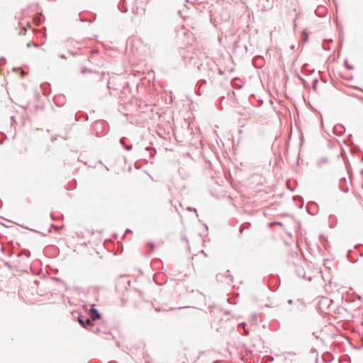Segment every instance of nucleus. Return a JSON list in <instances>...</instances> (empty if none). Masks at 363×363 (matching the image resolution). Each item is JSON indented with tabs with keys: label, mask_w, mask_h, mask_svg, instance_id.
Listing matches in <instances>:
<instances>
[{
	"label": "nucleus",
	"mask_w": 363,
	"mask_h": 363,
	"mask_svg": "<svg viewBox=\"0 0 363 363\" xmlns=\"http://www.w3.org/2000/svg\"><path fill=\"white\" fill-rule=\"evenodd\" d=\"M107 88L108 89H110V86H109V82L107 83Z\"/></svg>",
	"instance_id": "nucleus-40"
},
{
	"label": "nucleus",
	"mask_w": 363,
	"mask_h": 363,
	"mask_svg": "<svg viewBox=\"0 0 363 363\" xmlns=\"http://www.w3.org/2000/svg\"><path fill=\"white\" fill-rule=\"evenodd\" d=\"M104 74H105V73H104V72H102V73H101V74H100V75H101V77H102V76H104Z\"/></svg>",
	"instance_id": "nucleus-41"
},
{
	"label": "nucleus",
	"mask_w": 363,
	"mask_h": 363,
	"mask_svg": "<svg viewBox=\"0 0 363 363\" xmlns=\"http://www.w3.org/2000/svg\"><path fill=\"white\" fill-rule=\"evenodd\" d=\"M130 232H131V230H130V229H127V230H125V233H130Z\"/></svg>",
	"instance_id": "nucleus-37"
},
{
	"label": "nucleus",
	"mask_w": 363,
	"mask_h": 363,
	"mask_svg": "<svg viewBox=\"0 0 363 363\" xmlns=\"http://www.w3.org/2000/svg\"><path fill=\"white\" fill-rule=\"evenodd\" d=\"M268 2H271V4H269L267 6L272 8L273 5L274 0H267Z\"/></svg>",
	"instance_id": "nucleus-28"
},
{
	"label": "nucleus",
	"mask_w": 363,
	"mask_h": 363,
	"mask_svg": "<svg viewBox=\"0 0 363 363\" xmlns=\"http://www.w3.org/2000/svg\"><path fill=\"white\" fill-rule=\"evenodd\" d=\"M104 123L103 122H96L94 125V128H98V126L100 125V126H102L104 125Z\"/></svg>",
	"instance_id": "nucleus-20"
},
{
	"label": "nucleus",
	"mask_w": 363,
	"mask_h": 363,
	"mask_svg": "<svg viewBox=\"0 0 363 363\" xmlns=\"http://www.w3.org/2000/svg\"><path fill=\"white\" fill-rule=\"evenodd\" d=\"M91 330V331H92L93 333H99V331H100V330H99L98 328H96V329H91V330Z\"/></svg>",
	"instance_id": "nucleus-26"
},
{
	"label": "nucleus",
	"mask_w": 363,
	"mask_h": 363,
	"mask_svg": "<svg viewBox=\"0 0 363 363\" xmlns=\"http://www.w3.org/2000/svg\"><path fill=\"white\" fill-rule=\"evenodd\" d=\"M124 140L125 138H123L120 140V143L123 145V147L126 150H130L132 148H133V145H126L124 143Z\"/></svg>",
	"instance_id": "nucleus-14"
},
{
	"label": "nucleus",
	"mask_w": 363,
	"mask_h": 363,
	"mask_svg": "<svg viewBox=\"0 0 363 363\" xmlns=\"http://www.w3.org/2000/svg\"><path fill=\"white\" fill-rule=\"evenodd\" d=\"M318 78L313 79V83H312V89L315 91L317 90V84H318Z\"/></svg>",
	"instance_id": "nucleus-16"
},
{
	"label": "nucleus",
	"mask_w": 363,
	"mask_h": 363,
	"mask_svg": "<svg viewBox=\"0 0 363 363\" xmlns=\"http://www.w3.org/2000/svg\"><path fill=\"white\" fill-rule=\"evenodd\" d=\"M345 67L347 69H354V67L352 65H349L347 64V61H345Z\"/></svg>",
	"instance_id": "nucleus-22"
},
{
	"label": "nucleus",
	"mask_w": 363,
	"mask_h": 363,
	"mask_svg": "<svg viewBox=\"0 0 363 363\" xmlns=\"http://www.w3.org/2000/svg\"><path fill=\"white\" fill-rule=\"evenodd\" d=\"M187 209H188L189 211H194V212H196V208H192V207H188V208H187Z\"/></svg>",
	"instance_id": "nucleus-29"
},
{
	"label": "nucleus",
	"mask_w": 363,
	"mask_h": 363,
	"mask_svg": "<svg viewBox=\"0 0 363 363\" xmlns=\"http://www.w3.org/2000/svg\"><path fill=\"white\" fill-rule=\"evenodd\" d=\"M6 59L4 57H1L0 58V65H4L6 64Z\"/></svg>",
	"instance_id": "nucleus-21"
},
{
	"label": "nucleus",
	"mask_w": 363,
	"mask_h": 363,
	"mask_svg": "<svg viewBox=\"0 0 363 363\" xmlns=\"http://www.w3.org/2000/svg\"><path fill=\"white\" fill-rule=\"evenodd\" d=\"M55 104L59 107L62 106L66 101L65 96L63 94L55 95L53 97Z\"/></svg>",
	"instance_id": "nucleus-4"
},
{
	"label": "nucleus",
	"mask_w": 363,
	"mask_h": 363,
	"mask_svg": "<svg viewBox=\"0 0 363 363\" xmlns=\"http://www.w3.org/2000/svg\"><path fill=\"white\" fill-rule=\"evenodd\" d=\"M335 135L337 136L342 135L345 132V128L342 124H336L333 129Z\"/></svg>",
	"instance_id": "nucleus-6"
},
{
	"label": "nucleus",
	"mask_w": 363,
	"mask_h": 363,
	"mask_svg": "<svg viewBox=\"0 0 363 363\" xmlns=\"http://www.w3.org/2000/svg\"><path fill=\"white\" fill-rule=\"evenodd\" d=\"M91 73H94V74H99V73L98 72L94 71V70H92L91 69H88V68H84L82 70V74H91Z\"/></svg>",
	"instance_id": "nucleus-13"
},
{
	"label": "nucleus",
	"mask_w": 363,
	"mask_h": 363,
	"mask_svg": "<svg viewBox=\"0 0 363 363\" xmlns=\"http://www.w3.org/2000/svg\"><path fill=\"white\" fill-rule=\"evenodd\" d=\"M89 313L91 316L90 318L92 320V321L101 318V314L99 312V311L95 308L94 305L91 306Z\"/></svg>",
	"instance_id": "nucleus-5"
},
{
	"label": "nucleus",
	"mask_w": 363,
	"mask_h": 363,
	"mask_svg": "<svg viewBox=\"0 0 363 363\" xmlns=\"http://www.w3.org/2000/svg\"><path fill=\"white\" fill-rule=\"evenodd\" d=\"M287 303H288L289 304H292L293 301L290 299V300H289V301H287Z\"/></svg>",
	"instance_id": "nucleus-35"
},
{
	"label": "nucleus",
	"mask_w": 363,
	"mask_h": 363,
	"mask_svg": "<svg viewBox=\"0 0 363 363\" xmlns=\"http://www.w3.org/2000/svg\"><path fill=\"white\" fill-rule=\"evenodd\" d=\"M145 150L149 152L150 155L152 157H154L156 154V150L155 149H152L151 147H145Z\"/></svg>",
	"instance_id": "nucleus-15"
},
{
	"label": "nucleus",
	"mask_w": 363,
	"mask_h": 363,
	"mask_svg": "<svg viewBox=\"0 0 363 363\" xmlns=\"http://www.w3.org/2000/svg\"><path fill=\"white\" fill-rule=\"evenodd\" d=\"M118 8L123 13L127 12L128 9L125 5V0H121L118 4Z\"/></svg>",
	"instance_id": "nucleus-8"
},
{
	"label": "nucleus",
	"mask_w": 363,
	"mask_h": 363,
	"mask_svg": "<svg viewBox=\"0 0 363 363\" xmlns=\"http://www.w3.org/2000/svg\"><path fill=\"white\" fill-rule=\"evenodd\" d=\"M229 278L230 279V280L233 279V277L231 276H229Z\"/></svg>",
	"instance_id": "nucleus-42"
},
{
	"label": "nucleus",
	"mask_w": 363,
	"mask_h": 363,
	"mask_svg": "<svg viewBox=\"0 0 363 363\" xmlns=\"http://www.w3.org/2000/svg\"><path fill=\"white\" fill-rule=\"evenodd\" d=\"M303 200L302 198H300V203L298 204H297V206H298V208H302L303 206Z\"/></svg>",
	"instance_id": "nucleus-23"
},
{
	"label": "nucleus",
	"mask_w": 363,
	"mask_h": 363,
	"mask_svg": "<svg viewBox=\"0 0 363 363\" xmlns=\"http://www.w3.org/2000/svg\"><path fill=\"white\" fill-rule=\"evenodd\" d=\"M307 66L308 65L307 64H304L302 67H301V72L304 74H311L312 73H313L315 72V69H311V70H308L307 69Z\"/></svg>",
	"instance_id": "nucleus-12"
},
{
	"label": "nucleus",
	"mask_w": 363,
	"mask_h": 363,
	"mask_svg": "<svg viewBox=\"0 0 363 363\" xmlns=\"http://www.w3.org/2000/svg\"><path fill=\"white\" fill-rule=\"evenodd\" d=\"M77 320L79 323L86 329L91 330V328L94 326L92 320L86 315H79L77 318Z\"/></svg>",
	"instance_id": "nucleus-2"
},
{
	"label": "nucleus",
	"mask_w": 363,
	"mask_h": 363,
	"mask_svg": "<svg viewBox=\"0 0 363 363\" xmlns=\"http://www.w3.org/2000/svg\"><path fill=\"white\" fill-rule=\"evenodd\" d=\"M350 252H351V250H349V251H348V252H347V259H348V260H349L350 262H352V263H354V262H357V260H356V259H350Z\"/></svg>",
	"instance_id": "nucleus-18"
},
{
	"label": "nucleus",
	"mask_w": 363,
	"mask_h": 363,
	"mask_svg": "<svg viewBox=\"0 0 363 363\" xmlns=\"http://www.w3.org/2000/svg\"><path fill=\"white\" fill-rule=\"evenodd\" d=\"M148 245L150 246L151 250H153L155 247L154 244L152 242H149Z\"/></svg>",
	"instance_id": "nucleus-31"
},
{
	"label": "nucleus",
	"mask_w": 363,
	"mask_h": 363,
	"mask_svg": "<svg viewBox=\"0 0 363 363\" xmlns=\"http://www.w3.org/2000/svg\"><path fill=\"white\" fill-rule=\"evenodd\" d=\"M53 279L57 280V281H60V278H57V277H55V278H53Z\"/></svg>",
	"instance_id": "nucleus-38"
},
{
	"label": "nucleus",
	"mask_w": 363,
	"mask_h": 363,
	"mask_svg": "<svg viewBox=\"0 0 363 363\" xmlns=\"http://www.w3.org/2000/svg\"><path fill=\"white\" fill-rule=\"evenodd\" d=\"M25 255H26V256L27 257H30V252H29L28 250H26V252H25Z\"/></svg>",
	"instance_id": "nucleus-30"
},
{
	"label": "nucleus",
	"mask_w": 363,
	"mask_h": 363,
	"mask_svg": "<svg viewBox=\"0 0 363 363\" xmlns=\"http://www.w3.org/2000/svg\"><path fill=\"white\" fill-rule=\"evenodd\" d=\"M274 224L282 225V223L281 222H276Z\"/></svg>",
	"instance_id": "nucleus-36"
},
{
	"label": "nucleus",
	"mask_w": 363,
	"mask_h": 363,
	"mask_svg": "<svg viewBox=\"0 0 363 363\" xmlns=\"http://www.w3.org/2000/svg\"><path fill=\"white\" fill-rule=\"evenodd\" d=\"M59 57L62 58V59H65L66 58L65 55H63V54L59 55Z\"/></svg>",
	"instance_id": "nucleus-33"
},
{
	"label": "nucleus",
	"mask_w": 363,
	"mask_h": 363,
	"mask_svg": "<svg viewBox=\"0 0 363 363\" xmlns=\"http://www.w3.org/2000/svg\"><path fill=\"white\" fill-rule=\"evenodd\" d=\"M296 274H297L298 277H301L302 279L310 280V278H306V274H305L304 270H303V269L302 267H297L296 270Z\"/></svg>",
	"instance_id": "nucleus-9"
},
{
	"label": "nucleus",
	"mask_w": 363,
	"mask_h": 363,
	"mask_svg": "<svg viewBox=\"0 0 363 363\" xmlns=\"http://www.w3.org/2000/svg\"><path fill=\"white\" fill-rule=\"evenodd\" d=\"M343 182H346V178L345 177H342L340 179V189L344 192V193H347L349 191V189L348 187H343L342 186V183Z\"/></svg>",
	"instance_id": "nucleus-11"
},
{
	"label": "nucleus",
	"mask_w": 363,
	"mask_h": 363,
	"mask_svg": "<svg viewBox=\"0 0 363 363\" xmlns=\"http://www.w3.org/2000/svg\"><path fill=\"white\" fill-rule=\"evenodd\" d=\"M248 334H249V332H248L247 330H245H245H244V335H248Z\"/></svg>",
	"instance_id": "nucleus-34"
},
{
	"label": "nucleus",
	"mask_w": 363,
	"mask_h": 363,
	"mask_svg": "<svg viewBox=\"0 0 363 363\" xmlns=\"http://www.w3.org/2000/svg\"><path fill=\"white\" fill-rule=\"evenodd\" d=\"M325 40H324V42H323V49H324V50H330V48H328V45H325Z\"/></svg>",
	"instance_id": "nucleus-24"
},
{
	"label": "nucleus",
	"mask_w": 363,
	"mask_h": 363,
	"mask_svg": "<svg viewBox=\"0 0 363 363\" xmlns=\"http://www.w3.org/2000/svg\"><path fill=\"white\" fill-rule=\"evenodd\" d=\"M298 79L301 82V83L304 87L307 86V82L303 77L298 75Z\"/></svg>",
	"instance_id": "nucleus-17"
},
{
	"label": "nucleus",
	"mask_w": 363,
	"mask_h": 363,
	"mask_svg": "<svg viewBox=\"0 0 363 363\" xmlns=\"http://www.w3.org/2000/svg\"><path fill=\"white\" fill-rule=\"evenodd\" d=\"M206 83V80L205 79H201L198 82V84H199L200 86L205 84Z\"/></svg>",
	"instance_id": "nucleus-19"
},
{
	"label": "nucleus",
	"mask_w": 363,
	"mask_h": 363,
	"mask_svg": "<svg viewBox=\"0 0 363 363\" xmlns=\"http://www.w3.org/2000/svg\"><path fill=\"white\" fill-rule=\"evenodd\" d=\"M250 226H251V223H249V222H245V223H242L240 226V229H239L240 235H239V237L241 236V234L242 233L244 230L249 229L250 228Z\"/></svg>",
	"instance_id": "nucleus-10"
},
{
	"label": "nucleus",
	"mask_w": 363,
	"mask_h": 363,
	"mask_svg": "<svg viewBox=\"0 0 363 363\" xmlns=\"http://www.w3.org/2000/svg\"><path fill=\"white\" fill-rule=\"evenodd\" d=\"M328 301H330L328 298H325L322 301V303L326 304Z\"/></svg>",
	"instance_id": "nucleus-32"
},
{
	"label": "nucleus",
	"mask_w": 363,
	"mask_h": 363,
	"mask_svg": "<svg viewBox=\"0 0 363 363\" xmlns=\"http://www.w3.org/2000/svg\"><path fill=\"white\" fill-rule=\"evenodd\" d=\"M217 72L219 75H223L224 74V72L222 71L220 68H218V69H217Z\"/></svg>",
	"instance_id": "nucleus-27"
},
{
	"label": "nucleus",
	"mask_w": 363,
	"mask_h": 363,
	"mask_svg": "<svg viewBox=\"0 0 363 363\" xmlns=\"http://www.w3.org/2000/svg\"><path fill=\"white\" fill-rule=\"evenodd\" d=\"M198 69L203 74V76L208 79H213L215 76L217 69H218V65L211 59L206 57L205 62H203L198 65Z\"/></svg>",
	"instance_id": "nucleus-1"
},
{
	"label": "nucleus",
	"mask_w": 363,
	"mask_h": 363,
	"mask_svg": "<svg viewBox=\"0 0 363 363\" xmlns=\"http://www.w3.org/2000/svg\"><path fill=\"white\" fill-rule=\"evenodd\" d=\"M264 62V58L261 55H257L252 59V65L256 68H262Z\"/></svg>",
	"instance_id": "nucleus-3"
},
{
	"label": "nucleus",
	"mask_w": 363,
	"mask_h": 363,
	"mask_svg": "<svg viewBox=\"0 0 363 363\" xmlns=\"http://www.w3.org/2000/svg\"><path fill=\"white\" fill-rule=\"evenodd\" d=\"M325 40H324V42H323V49H324V50H330V48H328V45H325Z\"/></svg>",
	"instance_id": "nucleus-25"
},
{
	"label": "nucleus",
	"mask_w": 363,
	"mask_h": 363,
	"mask_svg": "<svg viewBox=\"0 0 363 363\" xmlns=\"http://www.w3.org/2000/svg\"><path fill=\"white\" fill-rule=\"evenodd\" d=\"M27 47H28V48L30 47V43H27Z\"/></svg>",
	"instance_id": "nucleus-39"
},
{
	"label": "nucleus",
	"mask_w": 363,
	"mask_h": 363,
	"mask_svg": "<svg viewBox=\"0 0 363 363\" xmlns=\"http://www.w3.org/2000/svg\"><path fill=\"white\" fill-rule=\"evenodd\" d=\"M41 88L43 89V93L44 95L47 96L49 95L51 93V89L50 84L45 83L41 84Z\"/></svg>",
	"instance_id": "nucleus-7"
}]
</instances>
